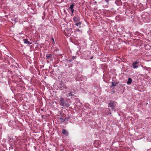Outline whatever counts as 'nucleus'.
<instances>
[{
    "label": "nucleus",
    "instance_id": "1",
    "mask_svg": "<svg viewBox=\"0 0 151 151\" xmlns=\"http://www.w3.org/2000/svg\"><path fill=\"white\" fill-rule=\"evenodd\" d=\"M59 103L60 105L63 107H68L70 106L68 102L63 98H60Z\"/></svg>",
    "mask_w": 151,
    "mask_h": 151
},
{
    "label": "nucleus",
    "instance_id": "2",
    "mask_svg": "<svg viewBox=\"0 0 151 151\" xmlns=\"http://www.w3.org/2000/svg\"><path fill=\"white\" fill-rule=\"evenodd\" d=\"M116 103L114 101H110V102L108 104V106L111 108L112 110H113L115 108Z\"/></svg>",
    "mask_w": 151,
    "mask_h": 151
},
{
    "label": "nucleus",
    "instance_id": "3",
    "mask_svg": "<svg viewBox=\"0 0 151 151\" xmlns=\"http://www.w3.org/2000/svg\"><path fill=\"white\" fill-rule=\"evenodd\" d=\"M80 14H77L73 18V19L75 22H77L80 21Z\"/></svg>",
    "mask_w": 151,
    "mask_h": 151
},
{
    "label": "nucleus",
    "instance_id": "4",
    "mask_svg": "<svg viewBox=\"0 0 151 151\" xmlns=\"http://www.w3.org/2000/svg\"><path fill=\"white\" fill-rule=\"evenodd\" d=\"M75 91L73 89H70V91L69 92V93L68 94V96H74Z\"/></svg>",
    "mask_w": 151,
    "mask_h": 151
},
{
    "label": "nucleus",
    "instance_id": "5",
    "mask_svg": "<svg viewBox=\"0 0 151 151\" xmlns=\"http://www.w3.org/2000/svg\"><path fill=\"white\" fill-rule=\"evenodd\" d=\"M139 63V62L137 60L132 63V65L134 69L137 68L138 67V64Z\"/></svg>",
    "mask_w": 151,
    "mask_h": 151
},
{
    "label": "nucleus",
    "instance_id": "6",
    "mask_svg": "<svg viewBox=\"0 0 151 151\" xmlns=\"http://www.w3.org/2000/svg\"><path fill=\"white\" fill-rule=\"evenodd\" d=\"M62 133L64 135H65L66 136H68L69 133L65 129H62Z\"/></svg>",
    "mask_w": 151,
    "mask_h": 151
},
{
    "label": "nucleus",
    "instance_id": "7",
    "mask_svg": "<svg viewBox=\"0 0 151 151\" xmlns=\"http://www.w3.org/2000/svg\"><path fill=\"white\" fill-rule=\"evenodd\" d=\"M115 3L118 6H120L122 5V3L121 0H116Z\"/></svg>",
    "mask_w": 151,
    "mask_h": 151
},
{
    "label": "nucleus",
    "instance_id": "8",
    "mask_svg": "<svg viewBox=\"0 0 151 151\" xmlns=\"http://www.w3.org/2000/svg\"><path fill=\"white\" fill-rule=\"evenodd\" d=\"M23 41H24V43L25 44H28L29 45L32 43V42H30L27 39H23Z\"/></svg>",
    "mask_w": 151,
    "mask_h": 151
},
{
    "label": "nucleus",
    "instance_id": "9",
    "mask_svg": "<svg viewBox=\"0 0 151 151\" xmlns=\"http://www.w3.org/2000/svg\"><path fill=\"white\" fill-rule=\"evenodd\" d=\"M119 83V82H111L112 84L110 86L112 87L115 86L116 85Z\"/></svg>",
    "mask_w": 151,
    "mask_h": 151
},
{
    "label": "nucleus",
    "instance_id": "10",
    "mask_svg": "<svg viewBox=\"0 0 151 151\" xmlns=\"http://www.w3.org/2000/svg\"><path fill=\"white\" fill-rule=\"evenodd\" d=\"M68 87L66 86L65 85H63V86H60L59 89L60 90H63L64 88L65 89H67Z\"/></svg>",
    "mask_w": 151,
    "mask_h": 151
},
{
    "label": "nucleus",
    "instance_id": "11",
    "mask_svg": "<svg viewBox=\"0 0 151 151\" xmlns=\"http://www.w3.org/2000/svg\"><path fill=\"white\" fill-rule=\"evenodd\" d=\"M75 24L76 26L78 27H80V26L81 24V23L80 22H75Z\"/></svg>",
    "mask_w": 151,
    "mask_h": 151
},
{
    "label": "nucleus",
    "instance_id": "12",
    "mask_svg": "<svg viewBox=\"0 0 151 151\" xmlns=\"http://www.w3.org/2000/svg\"><path fill=\"white\" fill-rule=\"evenodd\" d=\"M132 82V79L131 78H128V81L127 82V83L128 85H129Z\"/></svg>",
    "mask_w": 151,
    "mask_h": 151
},
{
    "label": "nucleus",
    "instance_id": "13",
    "mask_svg": "<svg viewBox=\"0 0 151 151\" xmlns=\"http://www.w3.org/2000/svg\"><path fill=\"white\" fill-rule=\"evenodd\" d=\"M59 119L62 122H63L67 119V118L64 119L62 117H60Z\"/></svg>",
    "mask_w": 151,
    "mask_h": 151
},
{
    "label": "nucleus",
    "instance_id": "14",
    "mask_svg": "<svg viewBox=\"0 0 151 151\" xmlns=\"http://www.w3.org/2000/svg\"><path fill=\"white\" fill-rule=\"evenodd\" d=\"M74 4H72L70 6V7L68 8L69 9H70V10H71L72 9H73V8L74 7Z\"/></svg>",
    "mask_w": 151,
    "mask_h": 151
},
{
    "label": "nucleus",
    "instance_id": "15",
    "mask_svg": "<svg viewBox=\"0 0 151 151\" xmlns=\"http://www.w3.org/2000/svg\"><path fill=\"white\" fill-rule=\"evenodd\" d=\"M51 55L50 54H47L46 55V58L47 59H49L51 58Z\"/></svg>",
    "mask_w": 151,
    "mask_h": 151
},
{
    "label": "nucleus",
    "instance_id": "16",
    "mask_svg": "<svg viewBox=\"0 0 151 151\" xmlns=\"http://www.w3.org/2000/svg\"><path fill=\"white\" fill-rule=\"evenodd\" d=\"M76 58V56H72V59L73 60L74 59H75Z\"/></svg>",
    "mask_w": 151,
    "mask_h": 151
},
{
    "label": "nucleus",
    "instance_id": "17",
    "mask_svg": "<svg viewBox=\"0 0 151 151\" xmlns=\"http://www.w3.org/2000/svg\"><path fill=\"white\" fill-rule=\"evenodd\" d=\"M148 47V48H149V49H150V46L149 45H147L145 46V47Z\"/></svg>",
    "mask_w": 151,
    "mask_h": 151
},
{
    "label": "nucleus",
    "instance_id": "18",
    "mask_svg": "<svg viewBox=\"0 0 151 151\" xmlns=\"http://www.w3.org/2000/svg\"><path fill=\"white\" fill-rule=\"evenodd\" d=\"M71 12L73 14V13L74 12V9H72L71 10Z\"/></svg>",
    "mask_w": 151,
    "mask_h": 151
},
{
    "label": "nucleus",
    "instance_id": "19",
    "mask_svg": "<svg viewBox=\"0 0 151 151\" xmlns=\"http://www.w3.org/2000/svg\"><path fill=\"white\" fill-rule=\"evenodd\" d=\"M73 60L72 59H71L68 60V61L70 62H71Z\"/></svg>",
    "mask_w": 151,
    "mask_h": 151
},
{
    "label": "nucleus",
    "instance_id": "20",
    "mask_svg": "<svg viewBox=\"0 0 151 151\" xmlns=\"http://www.w3.org/2000/svg\"><path fill=\"white\" fill-rule=\"evenodd\" d=\"M70 118V117L69 116L68 117L66 118H67V119L66 120H68V119H69Z\"/></svg>",
    "mask_w": 151,
    "mask_h": 151
},
{
    "label": "nucleus",
    "instance_id": "21",
    "mask_svg": "<svg viewBox=\"0 0 151 151\" xmlns=\"http://www.w3.org/2000/svg\"><path fill=\"white\" fill-rule=\"evenodd\" d=\"M52 40H53V42H54V39L53 38H52Z\"/></svg>",
    "mask_w": 151,
    "mask_h": 151
},
{
    "label": "nucleus",
    "instance_id": "22",
    "mask_svg": "<svg viewBox=\"0 0 151 151\" xmlns=\"http://www.w3.org/2000/svg\"><path fill=\"white\" fill-rule=\"evenodd\" d=\"M97 151H103L102 150H97Z\"/></svg>",
    "mask_w": 151,
    "mask_h": 151
},
{
    "label": "nucleus",
    "instance_id": "23",
    "mask_svg": "<svg viewBox=\"0 0 151 151\" xmlns=\"http://www.w3.org/2000/svg\"><path fill=\"white\" fill-rule=\"evenodd\" d=\"M60 151H64V150L62 149L60 150Z\"/></svg>",
    "mask_w": 151,
    "mask_h": 151
},
{
    "label": "nucleus",
    "instance_id": "24",
    "mask_svg": "<svg viewBox=\"0 0 151 151\" xmlns=\"http://www.w3.org/2000/svg\"><path fill=\"white\" fill-rule=\"evenodd\" d=\"M80 30L79 29H77V31L78 32Z\"/></svg>",
    "mask_w": 151,
    "mask_h": 151
},
{
    "label": "nucleus",
    "instance_id": "25",
    "mask_svg": "<svg viewBox=\"0 0 151 151\" xmlns=\"http://www.w3.org/2000/svg\"><path fill=\"white\" fill-rule=\"evenodd\" d=\"M9 148H10H10H11V149H12V147H9Z\"/></svg>",
    "mask_w": 151,
    "mask_h": 151
},
{
    "label": "nucleus",
    "instance_id": "26",
    "mask_svg": "<svg viewBox=\"0 0 151 151\" xmlns=\"http://www.w3.org/2000/svg\"><path fill=\"white\" fill-rule=\"evenodd\" d=\"M93 58V57H92L91 58H90V59H92Z\"/></svg>",
    "mask_w": 151,
    "mask_h": 151
},
{
    "label": "nucleus",
    "instance_id": "27",
    "mask_svg": "<svg viewBox=\"0 0 151 151\" xmlns=\"http://www.w3.org/2000/svg\"><path fill=\"white\" fill-rule=\"evenodd\" d=\"M41 111H43V110L42 109H41Z\"/></svg>",
    "mask_w": 151,
    "mask_h": 151
},
{
    "label": "nucleus",
    "instance_id": "28",
    "mask_svg": "<svg viewBox=\"0 0 151 151\" xmlns=\"http://www.w3.org/2000/svg\"><path fill=\"white\" fill-rule=\"evenodd\" d=\"M95 2V3H96V1Z\"/></svg>",
    "mask_w": 151,
    "mask_h": 151
}]
</instances>
